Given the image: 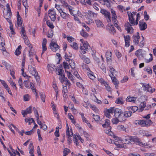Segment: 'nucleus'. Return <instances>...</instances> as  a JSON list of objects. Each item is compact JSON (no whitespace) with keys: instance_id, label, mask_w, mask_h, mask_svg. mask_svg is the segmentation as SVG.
Masks as SVG:
<instances>
[{"instance_id":"1","label":"nucleus","mask_w":156,"mask_h":156,"mask_svg":"<svg viewBox=\"0 0 156 156\" xmlns=\"http://www.w3.org/2000/svg\"><path fill=\"white\" fill-rule=\"evenodd\" d=\"M142 38L140 39V36L139 35V33H137L136 35H134L133 36V41L136 45H138L140 47H143L144 44V37L142 36Z\"/></svg>"},{"instance_id":"2","label":"nucleus","mask_w":156,"mask_h":156,"mask_svg":"<svg viewBox=\"0 0 156 156\" xmlns=\"http://www.w3.org/2000/svg\"><path fill=\"white\" fill-rule=\"evenodd\" d=\"M128 15L129 17V22L133 25H137L138 24V20H136V21H134V16L136 15V12H133L132 13L130 12H127Z\"/></svg>"},{"instance_id":"3","label":"nucleus","mask_w":156,"mask_h":156,"mask_svg":"<svg viewBox=\"0 0 156 156\" xmlns=\"http://www.w3.org/2000/svg\"><path fill=\"white\" fill-rule=\"evenodd\" d=\"M85 16H87V17L89 16V18H87L88 21H87L86 22V23L88 24H90V23H92L93 22V21L91 18L96 17H97V15L94 12L90 10H89L88 11L87 14Z\"/></svg>"},{"instance_id":"4","label":"nucleus","mask_w":156,"mask_h":156,"mask_svg":"<svg viewBox=\"0 0 156 156\" xmlns=\"http://www.w3.org/2000/svg\"><path fill=\"white\" fill-rule=\"evenodd\" d=\"M56 72L57 74L60 76L59 79L61 83L64 82L65 79V75L64 74V70L60 67L57 68L56 69Z\"/></svg>"},{"instance_id":"5","label":"nucleus","mask_w":156,"mask_h":156,"mask_svg":"<svg viewBox=\"0 0 156 156\" xmlns=\"http://www.w3.org/2000/svg\"><path fill=\"white\" fill-rule=\"evenodd\" d=\"M21 34L23 35V39L24 42L28 46V47L32 48H33L32 45L30 44V42L28 39L26 35L25 32V30L23 27H22L21 29Z\"/></svg>"},{"instance_id":"6","label":"nucleus","mask_w":156,"mask_h":156,"mask_svg":"<svg viewBox=\"0 0 156 156\" xmlns=\"http://www.w3.org/2000/svg\"><path fill=\"white\" fill-rule=\"evenodd\" d=\"M56 2H58L59 1L63 4V6L66 8V9H69V10L71 15H73V7L69 5L65 1V0H55Z\"/></svg>"},{"instance_id":"7","label":"nucleus","mask_w":156,"mask_h":156,"mask_svg":"<svg viewBox=\"0 0 156 156\" xmlns=\"http://www.w3.org/2000/svg\"><path fill=\"white\" fill-rule=\"evenodd\" d=\"M30 72L34 76L37 82H39L40 81V77L38 75V73L36 69L34 67L31 66V67L30 68Z\"/></svg>"},{"instance_id":"8","label":"nucleus","mask_w":156,"mask_h":156,"mask_svg":"<svg viewBox=\"0 0 156 156\" xmlns=\"http://www.w3.org/2000/svg\"><path fill=\"white\" fill-rule=\"evenodd\" d=\"M115 108L114 107H111L108 109H106L105 111V115L107 117L110 118L112 117L111 114L112 115L114 112L115 113Z\"/></svg>"},{"instance_id":"9","label":"nucleus","mask_w":156,"mask_h":156,"mask_svg":"<svg viewBox=\"0 0 156 156\" xmlns=\"http://www.w3.org/2000/svg\"><path fill=\"white\" fill-rule=\"evenodd\" d=\"M129 22L126 23L124 25L125 30L127 31V33L132 34L133 33V29L132 26H133Z\"/></svg>"},{"instance_id":"10","label":"nucleus","mask_w":156,"mask_h":156,"mask_svg":"<svg viewBox=\"0 0 156 156\" xmlns=\"http://www.w3.org/2000/svg\"><path fill=\"white\" fill-rule=\"evenodd\" d=\"M90 46L87 42H84V43L81 45L80 49L81 51V54H85L86 53V51L89 49Z\"/></svg>"},{"instance_id":"11","label":"nucleus","mask_w":156,"mask_h":156,"mask_svg":"<svg viewBox=\"0 0 156 156\" xmlns=\"http://www.w3.org/2000/svg\"><path fill=\"white\" fill-rule=\"evenodd\" d=\"M101 13L104 15L105 18L107 19V20L108 22H111V17L110 13L104 9H101Z\"/></svg>"},{"instance_id":"12","label":"nucleus","mask_w":156,"mask_h":156,"mask_svg":"<svg viewBox=\"0 0 156 156\" xmlns=\"http://www.w3.org/2000/svg\"><path fill=\"white\" fill-rule=\"evenodd\" d=\"M142 84V87L145 88V90L147 91L150 92V93H152L155 91V89L151 87L150 86L149 84H147L146 83H143Z\"/></svg>"},{"instance_id":"13","label":"nucleus","mask_w":156,"mask_h":156,"mask_svg":"<svg viewBox=\"0 0 156 156\" xmlns=\"http://www.w3.org/2000/svg\"><path fill=\"white\" fill-rule=\"evenodd\" d=\"M50 47L51 49L54 51H57L59 48V46L55 42L51 41L50 43Z\"/></svg>"},{"instance_id":"14","label":"nucleus","mask_w":156,"mask_h":156,"mask_svg":"<svg viewBox=\"0 0 156 156\" xmlns=\"http://www.w3.org/2000/svg\"><path fill=\"white\" fill-rule=\"evenodd\" d=\"M32 107L30 106L29 107L26 108L25 110H22V114L23 115L24 117H25V115L28 114H30L32 112Z\"/></svg>"},{"instance_id":"15","label":"nucleus","mask_w":156,"mask_h":156,"mask_svg":"<svg viewBox=\"0 0 156 156\" xmlns=\"http://www.w3.org/2000/svg\"><path fill=\"white\" fill-rule=\"evenodd\" d=\"M139 26L140 29L141 30H144L147 27V24L146 23L141 21L139 22Z\"/></svg>"},{"instance_id":"16","label":"nucleus","mask_w":156,"mask_h":156,"mask_svg":"<svg viewBox=\"0 0 156 156\" xmlns=\"http://www.w3.org/2000/svg\"><path fill=\"white\" fill-rule=\"evenodd\" d=\"M123 35L125 41V46L126 47H128L130 44V37L129 35H127L126 36H125L124 35Z\"/></svg>"},{"instance_id":"17","label":"nucleus","mask_w":156,"mask_h":156,"mask_svg":"<svg viewBox=\"0 0 156 156\" xmlns=\"http://www.w3.org/2000/svg\"><path fill=\"white\" fill-rule=\"evenodd\" d=\"M142 51L141 49H139L136 51L135 53L136 55L140 60L141 58L144 57L142 53Z\"/></svg>"},{"instance_id":"18","label":"nucleus","mask_w":156,"mask_h":156,"mask_svg":"<svg viewBox=\"0 0 156 156\" xmlns=\"http://www.w3.org/2000/svg\"><path fill=\"white\" fill-rule=\"evenodd\" d=\"M47 43V40L46 38H44L43 39L42 43V54H43V53L46 51L47 49L46 45Z\"/></svg>"},{"instance_id":"19","label":"nucleus","mask_w":156,"mask_h":156,"mask_svg":"<svg viewBox=\"0 0 156 156\" xmlns=\"http://www.w3.org/2000/svg\"><path fill=\"white\" fill-rule=\"evenodd\" d=\"M61 17L64 20L67 19L69 17V15L68 13L64 12L63 10L60 13Z\"/></svg>"},{"instance_id":"20","label":"nucleus","mask_w":156,"mask_h":156,"mask_svg":"<svg viewBox=\"0 0 156 156\" xmlns=\"http://www.w3.org/2000/svg\"><path fill=\"white\" fill-rule=\"evenodd\" d=\"M11 12H10V11H9V10H8V12H7V14L4 16V18H5L6 19L7 21L9 23H11Z\"/></svg>"},{"instance_id":"21","label":"nucleus","mask_w":156,"mask_h":156,"mask_svg":"<svg viewBox=\"0 0 156 156\" xmlns=\"http://www.w3.org/2000/svg\"><path fill=\"white\" fill-rule=\"evenodd\" d=\"M117 17H112V22L113 23L114 25L115 26V27H116L120 31H121V29L120 28V27H119L118 25L117 24L118 21L117 20H116Z\"/></svg>"},{"instance_id":"22","label":"nucleus","mask_w":156,"mask_h":156,"mask_svg":"<svg viewBox=\"0 0 156 156\" xmlns=\"http://www.w3.org/2000/svg\"><path fill=\"white\" fill-rule=\"evenodd\" d=\"M80 56L81 59H82L86 63L89 64L90 62V59L87 57L83 54H80Z\"/></svg>"},{"instance_id":"23","label":"nucleus","mask_w":156,"mask_h":156,"mask_svg":"<svg viewBox=\"0 0 156 156\" xmlns=\"http://www.w3.org/2000/svg\"><path fill=\"white\" fill-rule=\"evenodd\" d=\"M29 149V153L32 156H34V146L33 145V143L32 142L30 143Z\"/></svg>"},{"instance_id":"24","label":"nucleus","mask_w":156,"mask_h":156,"mask_svg":"<svg viewBox=\"0 0 156 156\" xmlns=\"http://www.w3.org/2000/svg\"><path fill=\"white\" fill-rule=\"evenodd\" d=\"M109 75L111 77L112 82L115 85H118L119 83V81L117 80L116 77H115V76H113L112 74H109Z\"/></svg>"},{"instance_id":"25","label":"nucleus","mask_w":156,"mask_h":156,"mask_svg":"<svg viewBox=\"0 0 156 156\" xmlns=\"http://www.w3.org/2000/svg\"><path fill=\"white\" fill-rule=\"evenodd\" d=\"M117 118L118 119L120 122L124 121L126 120V118L123 112L119 115V117H117Z\"/></svg>"},{"instance_id":"26","label":"nucleus","mask_w":156,"mask_h":156,"mask_svg":"<svg viewBox=\"0 0 156 156\" xmlns=\"http://www.w3.org/2000/svg\"><path fill=\"white\" fill-rule=\"evenodd\" d=\"M137 99V97H128L126 99L127 101L130 102L135 103L136 102V100Z\"/></svg>"},{"instance_id":"27","label":"nucleus","mask_w":156,"mask_h":156,"mask_svg":"<svg viewBox=\"0 0 156 156\" xmlns=\"http://www.w3.org/2000/svg\"><path fill=\"white\" fill-rule=\"evenodd\" d=\"M122 112V110L119 108H115V111L114 113V116L115 117H119V115H120Z\"/></svg>"},{"instance_id":"28","label":"nucleus","mask_w":156,"mask_h":156,"mask_svg":"<svg viewBox=\"0 0 156 156\" xmlns=\"http://www.w3.org/2000/svg\"><path fill=\"white\" fill-rule=\"evenodd\" d=\"M146 106V103L145 102H141L139 106V109L138 111L139 112H142L144 109V108Z\"/></svg>"},{"instance_id":"29","label":"nucleus","mask_w":156,"mask_h":156,"mask_svg":"<svg viewBox=\"0 0 156 156\" xmlns=\"http://www.w3.org/2000/svg\"><path fill=\"white\" fill-rule=\"evenodd\" d=\"M30 88L34 92V94H36V98L38 97V94L36 92V89L34 87V84L31 82H30Z\"/></svg>"},{"instance_id":"30","label":"nucleus","mask_w":156,"mask_h":156,"mask_svg":"<svg viewBox=\"0 0 156 156\" xmlns=\"http://www.w3.org/2000/svg\"><path fill=\"white\" fill-rule=\"evenodd\" d=\"M127 108L129 111H130L132 112L133 111V113L135 112L138 110V108L135 106L128 107Z\"/></svg>"},{"instance_id":"31","label":"nucleus","mask_w":156,"mask_h":156,"mask_svg":"<svg viewBox=\"0 0 156 156\" xmlns=\"http://www.w3.org/2000/svg\"><path fill=\"white\" fill-rule=\"evenodd\" d=\"M66 72L67 73V75L68 78L71 80L74 83V77L71 74V73L68 71H66Z\"/></svg>"},{"instance_id":"32","label":"nucleus","mask_w":156,"mask_h":156,"mask_svg":"<svg viewBox=\"0 0 156 156\" xmlns=\"http://www.w3.org/2000/svg\"><path fill=\"white\" fill-rule=\"evenodd\" d=\"M93 1L92 0H86V1H85V0H80L81 2L83 4L85 5L86 3H87L90 5H91V2Z\"/></svg>"},{"instance_id":"33","label":"nucleus","mask_w":156,"mask_h":156,"mask_svg":"<svg viewBox=\"0 0 156 156\" xmlns=\"http://www.w3.org/2000/svg\"><path fill=\"white\" fill-rule=\"evenodd\" d=\"M73 15H72L74 16V17H73L74 20L78 24H81L82 23L81 22L80 20L79 19V18L78 17L76 16H75L74 15L73 13Z\"/></svg>"},{"instance_id":"34","label":"nucleus","mask_w":156,"mask_h":156,"mask_svg":"<svg viewBox=\"0 0 156 156\" xmlns=\"http://www.w3.org/2000/svg\"><path fill=\"white\" fill-rule=\"evenodd\" d=\"M66 135L69 136H72L73 135V133L71 129H69V126L66 129Z\"/></svg>"},{"instance_id":"35","label":"nucleus","mask_w":156,"mask_h":156,"mask_svg":"<svg viewBox=\"0 0 156 156\" xmlns=\"http://www.w3.org/2000/svg\"><path fill=\"white\" fill-rule=\"evenodd\" d=\"M21 46L20 45L18 47V48L16 50L15 52V54L16 55L18 56L21 53V51L20 50H21Z\"/></svg>"},{"instance_id":"36","label":"nucleus","mask_w":156,"mask_h":156,"mask_svg":"<svg viewBox=\"0 0 156 156\" xmlns=\"http://www.w3.org/2000/svg\"><path fill=\"white\" fill-rule=\"evenodd\" d=\"M144 121L145 127L150 126L153 123L152 121L150 119H147L146 120H144Z\"/></svg>"},{"instance_id":"37","label":"nucleus","mask_w":156,"mask_h":156,"mask_svg":"<svg viewBox=\"0 0 156 156\" xmlns=\"http://www.w3.org/2000/svg\"><path fill=\"white\" fill-rule=\"evenodd\" d=\"M124 113L126 118L130 117L132 114V112L130 111H129L125 112Z\"/></svg>"},{"instance_id":"38","label":"nucleus","mask_w":156,"mask_h":156,"mask_svg":"<svg viewBox=\"0 0 156 156\" xmlns=\"http://www.w3.org/2000/svg\"><path fill=\"white\" fill-rule=\"evenodd\" d=\"M112 52L108 51L106 53V57L107 60H109L111 59Z\"/></svg>"},{"instance_id":"39","label":"nucleus","mask_w":156,"mask_h":156,"mask_svg":"<svg viewBox=\"0 0 156 156\" xmlns=\"http://www.w3.org/2000/svg\"><path fill=\"white\" fill-rule=\"evenodd\" d=\"M117 128L119 130L125 131H126V128H125L122 125H118L117 126Z\"/></svg>"},{"instance_id":"40","label":"nucleus","mask_w":156,"mask_h":156,"mask_svg":"<svg viewBox=\"0 0 156 156\" xmlns=\"http://www.w3.org/2000/svg\"><path fill=\"white\" fill-rule=\"evenodd\" d=\"M17 24L18 25L21 26L22 23V21L20 15H17Z\"/></svg>"},{"instance_id":"41","label":"nucleus","mask_w":156,"mask_h":156,"mask_svg":"<svg viewBox=\"0 0 156 156\" xmlns=\"http://www.w3.org/2000/svg\"><path fill=\"white\" fill-rule=\"evenodd\" d=\"M96 23L98 27H102L103 25L102 22L99 20H95Z\"/></svg>"},{"instance_id":"42","label":"nucleus","mask_w":156,"mask_h":156,"mask_svg":"<svg viewBox=\"0 0 156 156\" xmlns=\"http://www.w3.org/2000/svg\"><path fill=\"white\" fill-rule=\"evenodd\" d=\"M80 33L82 36L85 38L87 37L88 36V34L85 32L83 29L81 30Z\"/></svg>"},{"instance_id":"43","label":"nucleus","mask_w":156,"mask_h":156,"mask_svg":"<svg viewBox=\"0 0 156 156\" xmlns=\"http://www.w3.org/2000/svg\"><path fill=\"white\" fill-rule=\"evenodd\" d=\"M110 121L108 119H106L105 121V123L102 125V126L103 127H108L110 125Z\"/></svg>"},{"instance_id":"44","label":"nucleus","mask_w":156,"mask_h":156,"mask_svg":"<svg viewBox=\"0 0 156 156\" xmlns=\"http://www.w3.org/2000/svg\"><path fill=\"white\" fill-rule=\"evenodd\" d=\"M5 43L4 41H2L0 42V49L2 51H5V48L4 47L5 45Z\"/></svg>"},{"instance_id":"45","label":"nucleus","mask_w":156,"mask_h":156,"mask_svg":"<svg viewBox=\"0 0 156 156\" xmlns=\"http://www.w3.org/2000/svg\"><path fill=\"white\" fill-rule=\"evenodd\" d=\"M53 87L56 92V97L57 98V97L58 94V90L57 86L56 84H53Z\"/></svg>"},{"instance_id":"46","label":"nucleus","mask_w":156,"mask_h":156,"mask_svg":"<svg viewBox=\"0 0 156 156\" xmlns=\"http://www.w3.org/2000/svg\"><path fill=\"white\" fill-rule=\"evenodd\" d=\"M111 127H109L108 128L106 129L105 130V133L108 134L109 135H111V134L112 133L111 130Z\"/></svg>"},{"instance_id":"47","label":"nucleus","mask_w":156,"mask_h":156,"mask_svg":"<svg viewBox=\"0 0 156 156\" xmlns=\"http://www.w3.org/2000/svg\"><path fill=\"white\" fill-rule=\"evenodd\" d=\"M109 71L111 73L109 74H112L113 76H114V75L116 73V71L115 69H114L112 67L110 66L109 67Z\"/></svg>"},{"instance_id":"48","label":"nucleus","mask_w":156,"mask_h":156,"mask_svg":"<svg viewBox=\"0 0 156 156\" xmlns=\"http://www.w3.org/2000/svg\"><path fill=\"white\" fill-rule=\"evenodd\" d=\"M52 65L50 64H48L47 65V67L48 68V70L49 72L52 73L54 70V69L52 66Z\"/></svg>"},{"instance_id":"49","label":"nucleus","mask_w":156,"mask_h":156,"mask_svg":"<svg viewBox=\"0 0 156 156\" xmlns=\"http://www.w3.org/2000/svg\"><path fill=\"white\" fill-rule=\"evenodd\" d=\"M120 121L117 118L115 117L112 119V122L113 124H117Z\"/></svg>"},{"instance_id":"50","label":"nucleus","mask_w":156,"mask_h":156,"mask_svg":"<svg viewBox=\"0 0 156 156\" xmlns=\"http://www.w3.org/2000/svg\"><path fill=\"white\" fill-rule=\"evenodd\" d=\"M70 152V151L69 149L65 148L63 151V155L66 156Z\"/></svg>"},{"instance_id":"51","label":"nucleus","mask_w":156,"mask_h":156,"mask_svg":"<svg viewBox=\"0 0 156 156\" xmlns=\"http://www.w3.org/2000/svg\"><path fill=\"white\" fill-rule=\"evenodd\" d=\"M149 55L150 56V58L149 59H145V62L147 63H148L152 61L153 59L152 55L151 53L149 54Z\"/></svg>"},{"instance_id":"52","label":"nucleus","mask_w":156,"mask_h":156,"mask_svg":"<svg viewBox=\"0 0 156 156\" xmlns=\"http://www.w3.org/2000/svg\"><path fill=\"white\" fill-rule=\"evenodd\" d=\"M47 25L50 28L53 29L54 27V26L52 22H51L49 20L47 21L46 22Z\"/></svg>"},{"instance_id":"53","label":"nucleus","mask_w":156,"mask_h":156,"mask_svg":"<svg viewBox=\"0 0 156 156\" xmlns=\"http://www.w3.org/2000/svg\"><path fill=\"white\" fill-rule=\"evenodd\" d=\"M59 127H57L56 128V131L55 132V135L57 137H58L59 136Z\"/></svg>"},{"instance_id":"54","label":"nucleus","mask_w":156,"mask_h":156,"mask_svg":"<svg viewBox=\"0 0 156 156\" xmlns=\"http://www.w3.org/2000/svg\"><path fill=\"white\" fill-rule=\"evenodd\" d=\"M71 46L74 49L76 50L78 49V47L77 45V44L76 42H73L72 44L71 45Z\"/></svg>"},{"instance_id":"55","label":"nucleus","mask_w":156,"mask_h":156,"mask_svg":"<svg viewBox=\"0 0 156 156\" xmlns=\"http://www.w3.org/2000/svg\"><path fill=\"white\" fill-rule=\"evenodd\" d=\"M41 99L42 101L44 102H45V94L43 93H41L40 94Z\"/></svg>"},{"instance_id":"56","label":"nucleus","mask_w":156,"mask_h":156,"mask_svg":"<svg viewBox=\"0 0 156 156\" xmlns=\"http://www.w3.org/2000/svg\"><path fill=\"white\" fill-rule=\"evenodd\" d=\"M48 13L49 16L50 15H55V12L53 10L50 9L48 11Z\"/></svg>"},{"instance_id":"57","label":"nucleus","mask_w":156,"mask_h":156,"mask_svg":"<svg viewBox=\"0 0 156 156\" xmlns=\"http://www.w3.org/2000/svg\"><path fill=\"white\" fill-rule=\"evenodd\" d=\"M9 83L11 86L14 88L16 90H17V88L16 87V83L13 82V81L11 80L9 82Z\"/></svg>"},{"instance_id":"58","label":"nucleus","mask_w":156,"mask_h":156,"mask_svg":"<svg viewBox=\"0 0 156 156\" xmlns=\"http://www.w3.org/2000/svg\"><path fill=\"white\" fill-rule=\"evenodd\" d=\"M118 8L119 9V10L122 12H123V11H126V10L125 9L124 7L122 5H118Z\"/></svg>"},{"instance_id":"59","label":"nucleus","mask_w":156,"mask_h":156,"mask_svg":"<svg viewBox=\"0 0 156 156\" xmlns=\"http://www.w3.org/2000/svg\"><path fill=\"white\" fill-rule=\"evenodd\" d=\"M55 7L59 12V13L63 11L59 5L56 4L55 5Z\"/></svg>"},{"instance_id":"60","label":"nucleus","mask_w":156,"mask_h":156,"mask_svg":"<svg viewBox=\"0 0 156 156\" xmlns=\"http://www.w3.org/2000/svg\"><path fill=\"white\" fill-rule=\"evenodd\" d=\"M71 62H69V65L72 68H75V63L74 61L73 60H71Z\"/></svg>"},{"instance_id":"61","label":"nucleus","mask_w":156,"mask_h":156,"mask_svg":"<svg viewBox=\"0 0 156 156\" xmlns=\"http://www.w3.org/2000/svg\"><path fill=\"white\" fill-rule=\"evenodd\" d=\"M87 74L88 76L90 79L92 80H94V79H95V76L92 73H87Z\"/></svg>"},{"instance_id":"62","label":"nucleus","mask_w":156,"mask_h":156,"mask_svg":"<svg viewBox=\"0 0 156 156\" xmlns=\"http://www.w3.org/2000/svg\"><path fill=\"white\" fill-rule=\"evenodd\" d=\"M98 81L100 82L101 84H103L104 85L105 84L106 85V83L107 82H106L104 79L102 78L98 79Z\"/></svg>"},{"instance_id":"63","label":"nucleus","mask_w":156,"mask_h":156,"mask_svg":"<svg viewBox=\"0 0 156 156\" xmlns=\"http://www.w3.org/2000/svg\"><path fill=\"white\" fill-rule=\"evenodd\" d=\"M93 118L95 121H98L100 119V116L98 115L93 114Z\"/></svg>"},{"instance_id":"64","label":"nucleus","mask_w":156,"mask_h":156,"mask_svg":"<svg viewBox=\"0 0 156 156\" xmlns=\"http://www.w3.org/2000/svg\"><path fill=\"white\" fill-rule=\"evenodd\" d=\"M64 81H65L66 83V86H68V87L69 86L71 85V83L69 80L67 79V78H65L64 79Z\"/></svg>"}]
</instances>
